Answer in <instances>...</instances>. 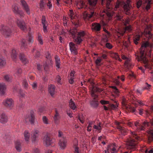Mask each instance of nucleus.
Returning <instances> with one entry per match:
<instances>
[{
  "label": "nucleus",
  "mask_w": 153,
  "mask_h": 153,
  "mask_svg": "<svg viewBox=\"0 0 153 153\" xmlns=\"http://www.w3.org/2000/svg\"><path fill=\"white\" fill-rule=\"evenodd\" d=\"M148 133L149 134L148 137V142L149 143H150L153 140V130L149 131Z\"/></svg>",
  "instance_id": "aec40b11"
},
{
  "label": "nucleus",
  "mask_w": 153,
  "mask_h": 153,
  "mask_svg": "<svg viewBox=\"0 0 153 153\" xmlns=\"http://www.w3.org/2000/svg\"><path fill=\"white\" fill-rule=\"evenodd\" d=\"M74 78L73 77H70V79H69V83L71 84H72L74 83Z\"/></svg>",
  "instance_id": "4d7b16f0"
},
{
  "label": "nucleus",
  "mask_w": 153,
  "mask_h": 153,
  "mask_svg": "<svg viewBox=\"0 0 153 153\" xmlns=\"http://www.w3.org/2000/svg\"><path fill=\"white\" fill-rule=\"evenodd\" d=\"M70 49L71 53L75 55L77 53V49L76 46L72 42H70L69 43Z\"/></svg>",
  "instance_id": "9d476101"
},
{
  "label": "nucleus",
  "mask_w": 153,
  "mask_h": 153,
  "mask_svg": "<svg viewBox=\"0 0 153 153\" xmlns=\"http://www.w3.org/2000/svg\"><path fill=\"white\" fill-rule=\"evenodd\" d=\"M70 33L72 35V36L73 39H74L75 37V35L77 32V30L76 29H74L72 30H71L69 31Z\"/></svg>",
  "instance_id": "c85d7f7f"
},
{
  "label": "nucleus",
  "mask_w": 153,
  "mask_h": 153,
  "mask_svg": "<svg viewBox=\"0 0 153 153\" xmlns=\"http://www.w3.org/2000/svg\"><path fill=\"white\" fill-rule=\"evenodd\" d=\"M74 14L73 10H70L69 15L70 16V17L71 18V19H73V16Z\"/></svg>",
  "instance_id": "09e8293b"
},
{
  "label": "nucleus",
  "mask_w": 153,
  "mask_h": 153,
  "mask_svg": "<svg viewBox=\"0 0 153 153\" xmlns=\"http://www.w3.org/2000/svg\"><path fill=\"white\" fill-rule=\"evenodd\" d=\"M94 128L98 130L99 131L101 130V126H98L96 125H94Z\"/></svg>",
  "instance_id": "680f3d73"
},
{
  "label": "nucleus",
  "mask_w": 153,
  "mask_h": 153,
  "mask_svg": "<svg viewBox=\"0 0 153 153\" xmlns=\"http://www.w3.org/2000/svg\"><path fill=\"white\" fill-rule=\"evenodd\" d=\"M6 64L5 61L3 59L0 58V67H3Z\"/></svg>",
  "instance_id": "e433bc0d"
},
{
  "label": "nucleus",
  "mask_w": 153,
  "mask_h": 153,
  "mask_svg": "<svg viewBox=\"0 0 153 153\" xmlns=\"http://www.w3.org/2000/svg\"><path fill=\"white\" fill-rule=\"evenodd\" d=\"M85 31H82L81 32H78L77 35L79 37H81L84 36L85 35Z\"/></svg>",
  "instance_id": "37998d69"
},
{
  "label": "nucleus",
  "mask_w": 153,
  "mask_h": 153,
  "mask_svg": "<svg viewBox=\"0 0 153 153\" xmlns=\"http://www.w3.org/2000/svg\"><path fill=\"white\" fill-rule=\"evenodd\" d=\"M142 1H138L137 3V8H139L142 4Z\"/></svg>",
  "instance_id": "052dcab7"
},
{
  "label": "nucleus",
  "mask_w": 153,
  "mask_h": 153,
  "mask_svg": "<svg viewBox=\"0 0 153 153\" xmlns=\"http://www.w3.org/2000/svg\"><path fill=\"white\" fill-rule=\"evenodd\" d=\"M39 131L38 130L34 131L33 133V135L32 138V140L33 142H34L36 140V138L38 137Z\"/></svg>",
  "instance_id": "f3484780"
},
{
  "label": "nucleus",
  "mask_w": 153,
  "mask_h": 153,
  "mask_svg": "<svg viewBox=\"0 0 153 153\" xmlns=\"http://www.w3.org/2000/svg\"><path fill=\"white\" fill-rule=\"evenodd\" d=\"M88 4L91 6L95 7L97 3V0H88Z\"/></svg>",
  "instance_id": "5701e85b"
},
{
  "label": "nucleus",
  "mask_w": 153,
  "mask_h": 153,
  "mask_svg": "<svg viewBox=\"0 0 153 153\" xmlns=\"http://www.w3.org/2000/svg\"><path fill=\"white\" fill-rule=\"evenodd\" d=\"M21 145L20 142L18 141H16L15 147L16 150L19 152H20L21 150Z\"/></svg>",
  "instance_id": "2f4dec72"
},
{
  "label": "nucleus",
  "mask_w": 153,
  "mask_h": 153,
  "mask_svg": "<svg viewBox=\"0 0 153 153\" xmlns=\"http://www.w3.org/2000/svg\"><path fill=\"white\" fill-rule=\"evenodd\" d=\"M55 87L54 85L51 84L48 86V91L52 97L55 94Z\"/></svg>",
  "instance_id": "ddd939ff"
},
{
  "label": "nucleus",
  "mask_w": 153,
  "mask_h": 153,
  "mask_svg": "<svg viewBox=\"0 0 153 153\" xmlns=\"http://www.w3.org/2000/svg\"><path fill=\"white\" fill-rule=\"evenodd\" d=\"M40 7L41 8H43L44 7V3L42 0H41L40 1Z\"/></svg>",
  "instance_id": "13d9d810"
},
{
  "label": "nucleus",
  "mask_w": 153,
  "mask_h": 153,
  "mask_svg": "<svg viewBox=\"0 0 153 153\" xmlns=\"http://www.w3.org/2000/svg\"><path fill=\"white\" fill-rule=\"evenodd\" d=\"M121 3V1H117V2L116 3V4L115 6V8H118L119 7V5Z\"/></svg>",
  "instance_id": "0e129e2a"
},
{
  "label": "nucleus",
  "mask_w": 153,
  "mask_h": 153,
  "mask_svg": "<svg viewBox=\"0 0 153 153\" xmlns=\"http://www.w3.org/2000/svg\"><path fill=\"white\" fill-rule=\"evenodd\" d=\"M55 60L56 64V67L58 68H59L60 65V59L57 56H55Z\"/></svg>",
  "instance_id": "c756f323"
},
{
  "label": "nucleus",
  "mask_w": 153,
  "mask_h": 153,
  "mask_svg": "<svg viewBox=\"0 0 153 153\" xmlns=\"http://www.w3.org/2000/svg\"><path fill=\"white\" fill-rule=\"evenodd\" d=\"M25 139L26 141L28 142L30 137V134L27 131H25L24 133Z\"/></svg>",
  "instance_id": "cd10ccee"
},
{
  "label": "nucleus",
  "mask_w": 153,
  "mask_h": 153,
  "mask_svg": "<svg viewBox=\"0 0 153 153\" xmlns=\"http://www.w3.org/2000/svg\"><path fill=\"white\" fill-rule=\"evenodd\" d=\"M135 142V140L133 139H128L126 141V145L127 146V149H132L134 148L136 145Z\"/></svg>",
  "instance_id": "6e6552de"
},
{
  "label": "nucleus",
  "mask_w": 153,
  "mask_h": 153,
  "mask_svg": "<svg viewBox=\"0 0 153 153\" xmlns=\"http://www.w3.org/2000/svg\"><path fill=\"white\" fill-rule=\"evenodd\" d=\"M35 119V116L33 110H31L30 112V116L26 118L25 119V121L27 123L28 121L30 122L31 124H33L34 123V120Z\"/></svg>",
  "instance_id": "39448f33"
},
{
  "label": "nucleus",
  "mask_w": 153,
  "mask_h": 153,
  "mask_svg": "<svg viewBox=\"0 0 153 153\" xmlns=\"http://www.w3.org/2000/svg\"><path fill=\"white\" fill-rule=\"evenodd\" d=\"M94 92H91V96L92 97H94V100H96V98L98 97V96L97 95L95 94Z\"/></svg>",
  "instance_id": "5fc2aeb1"
},
{
  "label": "nucleus",
  "mask_w": 153,
  "mask_h": 153,
  "mask_svg": "<svg viewBox=\"0 0 153 153\" xmlns=\"http://www.w3.org/2000/svg\"><path fill=\"white\" fill-rule=\"evenodd\" d=\"M42 120L43 123L45 124H48V120L46 116H43L42 117Z\"/></svg>",
  "instance_id": "79ce46f5"
},
{
  "label": "nucleus",
  "mask_w": 153,
  "mask_h": 153,
  "mask_svg": "<svg viewBox=\"0 0 153 153\" xmlns=\"http://www.w3.org/2000/svg\"><path fill=\"white\" fill-rule=\"evenodd\" d=\"M106 47L109 49H111L112 47V45L109 43H107L105 44Z\"/></svg>",
  "instance_id": "3c124183"
},
{
  "label": "nucleus",
  "mask_w": 153,
  "mask_h": 153,
  "mask_svg": "<svg viewBox=\"0 0 153 153\" xmlns=\"http://www.w3.org/2000/svg\"><path fill=\"white\" fill-rule=\"evenodd\" d=\"M42 24L43 25H46L47 24V22L46 20L45 17L44 16H42Z\"/></svg>",
  "instance_id": "a19ab883"
},
{
  "label": "nucleus",
  "mask_w": 153,
  "mask_h": 153,
  "mask_svg": "<svg viewBox=\"0 0 153 153\" xmlns=\"http://www.w3.org/2000/svg\"><path fill=\"white\" fill-rule=\"evenodd\" d=\"M63 24H64V26L66 25L67 24V21L66 19V18L65 16H64L63 17Z\"/></svg>",
  "instance_id": "774afa93"
},
{
  "label": "nucleus",
  "mask_w": 153,
  "mask_h": 153,
  "mask_svg": "<svg viewBox=\"0 0 153 153\" xmlns=\"http://www.w3.org/2000/svg\"><path fill=\"white\" fill-rule=\"evenodd\" d=\"M149 43L148 42H146L142 44L140 48V58H138V60L139 61L140 60L142 61L145 64L147 63V60L146 59L145 55L144 54L145 49L143 48V47L145 48L149 46Z\"/></svg>",
  "instance_id": "f257e3e1"
},
{
  "label": "nucleus",
  "mask_w": 153,
  "mask_h": 153,
  "mask_svg": "<svg viewBox=\"0 0 153 153\" xmlns=\"http://www.w3.org/2000/svg\"><path fill=\"white\" fill-rule=\"evenodd\" d=\"M56 79H57L58 83V84H61V78L60 76L58 75L56 77Z\"/></svg>",
  "instance_id": "864d4df0"
},
{
  "label": "nucleus",
  "mask_w": 153,
  "mask_h": 153,
  "mask_svg": "<svg viewBox=\"0 0 153 153\" xmlns=\"http://www.w3.org/2000/svg\"><path fill=\"white\" fill-rule=\"evenodd\" d=\"M22 46L24 48H26L27 47V43L26 41L25 40H23L21 42Z\"/></svg>",
  "instance_id": "ea45409f"
},
{
  "label": "nucleus",
  "mask_w": 153,
  "mask_h": 153,
  "mask_svg": "<svg viewBox=\"0 0 153 153\" xmlns=\"http://www.w3.org/2000/svg\"><path fill=\"white\" fill-rule=\"evenodd\" d=\"M116 19L118 20H121L123 17L122 16L120 15L119 14L117 15L116 16Z\"/></svg>",
  "instance_id": "6e6d98bb"
},
{
  "label": "nucleus",
  "mask_w": 153,
  "mask_h": 153,
  "mask_svg": "<svg viewBox=\"0 0 153 153\" xmlns=\"http://www.w3.org/2000/svg\"><path fill=\"white\" fill-rule=\"evenodd\" d=\"M20 1L23 9L28 15H30V9L26 1L25 0H20Z\"/></svg>",
  "instance_id": "423d86ee"
},
{
  "label": "nucleus",
  "mask_w": 153,
  "mask_h": 153,
  "mask_svg": "<svg viewBox=\"0 0 153 153\" xmlns=\"http://www.w3.org/2000/svg\"><path fill=\"white\" fill-rule=\"evenodd\" d=\"M110 106L111 108L113 109L117 108L118 106L117 105H114L113 104H111Z\"/></svg>",
  "instance_id": "69168bd1"
},
{
  "label": "nucleus",
  "mask_w": 153,
  "mask_h": 153,
  "mask_svg": "<svg viewBox=\"0 0 153 153\" xmlns=\"http://www.w3.org/2000/svg\"><path fill=\"white\" fill-rule=\"evenodd\" d=\"M140 127H137V129L138 130H144L145 129V128L143 126L141 125L139 126Z\"/></svg>",
  "instance_id": "e2e57ef3"
},
{
  "label": "nucleus",
  "mask_w": 153,
  "mask_h": 153,
  "mask_svg": "<svg viewBox=\"0 0 153 153\" xmlns=\"http://www.w3.org/2000/svg\"><path fill=\"white\" fill-rule=\"evenodd\" d=\"M58 136L60 138V139H62L63 138H66V137L64 136L63 132L60 130H59L58 131Z\"/></svg>",
  "instance_id": "58836bf2"
},
{
  "label": "nucleus",
  "mask_w": 153,
  "mask_h": 153,
  "mask_svg": "<svg viewBox=\"0 0 153 153\" xmlns=\"http://www.w3.org/2000/svg\"><path fill=\"white\" fill-rule=\"evenodd\" d=\"M111 57L116 60H118L120 62L122 61V60L120 58L118 53H112L111 54Z\"/></svg>",
  "instance_id": "412c9836"
},
{
  "label": "nucleus",
  "mask_w": 153,
  "mask_h": 153,
  "mask_svg": "<svg viewBox=\"0 0 153 153\" xmlns=\"http://www.w3.org/2000/svg\"><path fill=\"white\" fill-rule=\"evenodd\" d=\"M0 31L6 37H9L12 33V31L10 28L3 25H1L0 26Z\"/></svg>",
  "instance_id": "f03ea898"
},
{
  "label": "nucleus",
  "mask_w": 153,
  "mask_h": 153,
  "mask_svg": "<svg viewBox=\"0 0 153 153\" xmlns=\"http://www.w3.org/2000/svg\"><path fill=\"white\" fill-rule=\"evenodd\" d=\"M38 41L41 45H43V40L41 36L39 33L38 34Z\"/></svg>",
  "instance_id": "c03bdc74"
},
{
  "label": "nucleus",
  "mask_w": 153,
  "mask_h": 153,
  "mask_svg": "<svg viewBox=\"0 0 153 153\" xmlns=\"http://www.w3.org/2000/svg\"><path fill=\"white\" fill-rule=\"evenodd\" d=\"M6 88V86L4 84L0 83V95L4 94V91Z\"/></svg>",
  "instance_id": "a211bd4d"
},
{
  "label": "nucleus",
  "mask_w": 153,
  "mask_h": 153,
  "mask_svg": "<svg viewBox=\"0 0 153 153\" xmlns=\"http://www.w3.org/2000/svg\"><path fill=\"white\" fill-rule=\"evenodd\" d=\"M4 78L7 81H10L11 80V78L8 75H6L4 76Z\"/></svg>",
  "instance_id": "a18cd8bd"
},
{
  "label": "nucleus",
  "mask_w": 153,
  "mask_h": 153,
  "mask_svg": "<svg viewBox=\"0 0 153 153\" xmlns=\"http://www.w3.org/2000/svg\"><path fill=\"white\" fill-rule=\"evenodd\" d=\"M102 91V90L98 88L97 87L95 86H93L92 89L91 91V92H101Z\"/></svg>",
  "instance_id": "7c9ffc66"
},
{
  "label": "nucleus",
  "mask_w": 153,
  "mask_h": 153,
  "mask_svg": "<svg viewBox=\"0 0 153 153\" xmlns=\"http://www.w3.org/2000/svg\"><path fill=\"white\" fill-rule=\"evenodd\" d=\"M91 104L94 107H97L98 105V101L96 100H94L91 102Z\"/></svg>",
  "instance_id": "c9c22d12"
},
{
  "label": "nucleus",
  "mask_w": 153,
  "mask_h": 153,
  "mask_svg": "<svg viewBox=\"0 0 153 153\" xmlns=\"http://www.w3.org/2000/svg\"><path fill=\"white\" fill-rule=\"evenodd\" d=\"M23 85H24L25 88H27L28 85V84L27 81L26 79H24L23 80L22 82Z\"/></svg>",
  "instance_id": "49530a36"
},
{
  "label": "nucleus",
  "mask_w": 153,
  "mask_h": 153,
  "mask_svg": "<svg viewBox=\"0 0 153 153\" xmlns=\"http://www.w3.org/2000/svg\"><path fill=\"white\" fill-rule=\"evenodd\" d=\"M94 12L91 11L90 12H87L85 11L83 13V19L84 20L89 19L91 18L93 16Z\"/></svg>",
  "instance_id": "9b49d317"
},
{
  "label": "nucleus",
  "mask_w": 153,
  "mask_h": 153,
  "mask_svg": "<svg viewBox=\"0 0 153 153\" xmlns=\"http://www.w3.org/2000/svg\"><path fill=\"white\" fill-rule=\"evenodd\" d=\"M13 104L12 99H7L5 101L4 105L7 107H10Z\"/></svg>",
  "instance_id": "a878e982"
},
{
  "label": "nucleus",
  "mask_w": 153,
  "mask_h": 153,
  "mask_svg": "<svg viewBox=\"0 0 153 153\" xmlns=\"http://www.w3.org/2000/svg\"><path fill=\"white\" fill-rule=\"evenodd\" d=\"M19 13H17L16 14H19L20 15V17H24L25 15L24 13L22 10H20Z\"/></svg>",
  "instance_id": "bf43d9fd"
},
{
  "label": "nucleus",
  "mask_w": 153,
  "mask_h": 153,
  "mask_svg": "<svg viewBox=\"0 0 153 153\" xmlns=\"http://www.w3.org/2000/svg\"><path fill=\"white\" fill-rule=\"evenodd\" d=\"M76 6L79 9L82 8L85 6V3L81 1L77 3Z\"/></svg>",
  "instance_id": "b1692460"
},
{
  "label": "nucleus",
  "mask_w": 153,
  "mask_h": 153,
  "mask_svg": "<svg viewBox=\"0 0 153 153\" xmlns=\"http://www.w3.org/2000/svg\"><path fill=\"white\" fill-rule=\"evenodd\" d=\"M131 0H127L126 3L124 1L122 2L124 5L123 8L126 14L130 15L131 14L130 10L132 8L131 5L130 3Z\"/></svg>",
  "instance_id": "7ed1b4c3"
},
{
  "label": "nucleus",
  "mask_w": 153,
  "mask_h": 153,
  "mask_svg": "<svg viewBox=\"0 0 153 153\" xmlns=\"http://www.w3.org/2000/svg\"><path fill=\"white\" fill-rule=\"evenodd\" d=\"M43 143L46 146L50 145L51 144L52 138L50 135L48 134H45L43 139Z\"/></svg>",
  "instance_id": "0eeeda50"
},
{
  "label": "nucleus",
  "mask_w": 153,
  "mask_h": 153,
  "mask_svg": "<svg viewBox=\"0 0 153 153\" xmlns=\"http://www.w3.org/2000/svg\"><path fill=\"white\" fill-rule=\"evenodd\" d=\"M17 53L16 51L15 50H13L12 51L11 56L12 59L15 60L17 57Z\"/></svg>",
  "instance_id": "72a5a7b5"
},
{
  "label": "nucleus",
  "mask_w": 153,
  "mask_h": 153,
  "mask_svg": "<svg viewBox=\"0 0 153 153\" xmlns=\"http://www.w3.org/2000/svg\"><path fill=\"white\" fill-rule=\"evenodd\" d=\"M18 27L22 31L24 32L27 31V27L25 22L18 19L16 22Z\"/></svg>",
  "instance_id": "20e7f679"
},
{
  "label": "nucleus",
  "mask_w": 153,
  "mask_h": 153,
  "mask_svg": "<svg viewBox=\"0 0 153 153\" xmlns=\"http://www.w3.org/2000/svg\"><path fill=\"white\" fill-rule=\"evenodd\" d=\"M7 121V117L4 114H2L0 116V122L1 123L6 122Z\"/></svg>",
  "instance_id": "393cba45"
},
{
  "label": "nucleus",
  "mask_w": 153,
  "mask_h": 153,
  "mask_svg": "<svg viewBox=\"0 0 153 153\" xmlns=\"http://www.w3.org/2000/svg\"><path fill=\"white\" fill-rule=\"evenodd\" d=\"M73 144L74 147H78V141L76 139H75L73 141Z\"/></svg>",
  "instance_id": "de8ad7c7"
},
{
  "label": "nucleus",
  "mask_w": 153,
  "mask_h": 153,
  "mask_svg": "<svg viewBox=\"0 0 153 153\" xmlns=\"http://www.w3.org/2000/svg\"><path fill=\"white\" fill-rule=\"evenodd\" d=\"M78 117L80 121L82 123H83L84 122V119L83 118L80 117L79 116H78Z\"/></svg>",
  "instance_id": "338daca9"
},
{
  "label": "nucleus",
  "mask_w": 153,
  "mask_h": 153,
  "mask_svg": "<svg viewBox=\"0 0 153 153\" xmlns=\"http://www.w3.org/2000/svg\"><path fill=\"white\" fill-rule=\"evenodd\" d=\"M102 105H105L109 103V101L102 100L100 101Z\"/></svg>",
  "instance_id": "603ef678"
},
{
  "label": "nucleus",
  "mask_w": 153,
  "mask_h": 153,
  "mask_svg": "<svg viewBox=\"0 0 153 153\" xmlns=\"http://www.w3.org/2000/svg\"><path fill=\"white\" fill-rule=\"evenodd\" d=\"M117 128L119 130L122 134L124 135L127 132V129L124 127H122L120 126H117Z\"/></svg>",
  "instance_id": "6ab92c4d"
},
{
  "label": "nucleus",
  "mask_w": 153,
  "mask_h": 153,
  "mask_svg": "<svg viewBox=\"0 0 153 153\" xmlns=\"http://www.w3.org/2000/svg\"><path fill=\"white\" fill-rule=\"evenodd\" d=\"M130 108H128V109L127 110L131 112L132 113L135 112L136 111V109L134 107H132L130 106Z\"/></svg>",
  "instance_id": "8fccbe9b"
},
{
  "label": "nucleus",
  "mask_w": 153,
  "mask_h": 153,
  "mask_svg": "<svg viewBox=\"0 0 153 153\" xmlns=\"http://www.w3.org/2000/svg\"><path fill=\"white\" fill-rule=\"evenodd\" d=\"M130 59H127L126 61H125L124 65L126 66V67L128 68H129L131 65V64L130 63Z\"/></svg>",
  "instance_id": "f704fd0d"
},
{
  "label": "nucleus",
  "mask_w": 153,
  "mask_h": 153,
  "mask_svg": "<svg viewBox=\"0 0 153 153\" xmlns=\"http://www.w3.org/2000/svg\"><path fill=\"white\" fill-rule=\"evenodd\" d=\"M75 42L77 44H80L82 41V40L81 37L77 36L76 39H75Z\"/></svg>",
  "instance_id": "4c0bfd02"
},
{
  "label": "nucleus",
  "mask_w": 153,
  "mask_h": 153,
  "mask_svg": "<svg viewBox=\"0 0 153 153\" xmlns=\"http://www.w3.org/2000/svg\"><path fill=\"white\" fill-rule=\"evenodd\" d=\"M127 102L122 101L121 103L122 105V107L124 109L125 108L126 110H128V108H130V106L129 105L127 106Z\"/></svg>",
  "instance_id": "473e14b6"
},
{
  "label": "nucleus",
  "mask_w": 153,
  "mask_h": 153,
  "mask_svg": "<svg viewBox=\"0 0 153 153\" xmlns=\"http://www.w3.org/2000/svg\"><path fill=\"white\" fill-rule=\"evenodd\" d=\"M141 37V36L139 34H137L133 36V42L135 45H137L138 44Z\"/></svg>",
  "instance_id": "dca6fc26"
},
{
  "label": "nucleus",
  "mask_w": 153,
  "mask_h": 153,
  "mask_svg": "<svg viewBox=\"0 0 153 153\" xmlns=\"http://www.w3.org/2000/svg\"><path fill=\"white\" fill-rule=\"evenodd\" d=\"M19 56L20 60L25 65L28 63V60L25 57V55L23 53H20Z\"/></svg>",
  "instance_id": "4468645a"
},
{
  "label": "nucleus",
  "mask_w": 153,
  "mask_h": 153,
  "mask_svg": "<svg viewBox=\"0 0 153 153\" xmlns=\"http://www.w3.org/2000/svg\"><path fill=\"white\" fill-rule=\"evenodd\" d=\"M69 103V107L72 110H74L76 108V106L75 105V103L73 101L72 99L70 100Z\"/></svg>",
  "instance_id": "4be33fe9"
},
{
  "label": "nucleus",
  "mask_w": 153,
  "mask_h": 153,
  "mask_svg": "<svg viewBox=\"0 0 153 153\" xmlns=\"http://www.w3.org/2000/svg\"><path fill=\"white\" fill-rule=\"evenodd\" d=\"M12 8L13 10L15 13L17 14V13H19V12L20 10H19L17 4H14L12 6Z\"/></svg>",
  "instance_id": "bb28decb"
},
{
  "label": "nucleus",
  "mask_w": 153,
  "mask_h": 153,
  "mask_svg": "<svg viewBox=\"0 0 153 153\" xmlns=\"http://www.w3.org/2000/svg\"><path fill=\"white\" fill-rule=\"evenodd\" d=\"M55 114L53 117V120L54 122L56 123H57L58 121L60 119V116L57 109L55 108Z\"/></svg>",
  "instance_id": "2eb2a0df"
},
{
  "label": "nucleus",
  "mask_w": 153,
  "mask_h": 153,
  "mask_svg": "<svg viewBox=\"0 0 153 153\" xmlns=\"http://www.w3.org/2000/svg\"><path fill=\"white\" fill-rule=\"evenodd\" d=\"M91 29L93 30L96 31H100L101 29V25L99 23H93L92 24Z\"/></svg>",
  "instance_id": "f8f14e48"
},
{
  "label": "nucleus",
  "mask_w": 153,
  "mask_h": 153,
  "mask_svg": "<svg viewBox=\"0 0 153 153\" xmlns=\"http://www.w3.org/2000/svg\"><path fill=\"white\" fill-rule=\"evenodd\" d=\"M67 140L66 138L60 139L58 143L59 145L62 149H64L67 145Z\"/></svg>",
  "instance_id": "1a4fd4ad"
}]
</instances>
